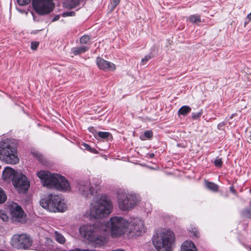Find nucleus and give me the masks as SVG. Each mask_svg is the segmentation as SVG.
Segmentation results:
<instances>
[{"label": "nucleus", "mask_w": 251, "mask_h": 251, "mask_svg": "<svg viewBox=\"0 0 251 251\" xmlns=\"http://www.w3.org/2000/svg\"><path fill=\"white\" fill-rule=\"evenodd\" d=\"M128 221L120 216L111 217L109 221L102 223L97 221L93 224L81 226L79 232L83 239L97 246L106 242L105 235L110 233L112 238H117L127 231Z\"/></svg>", "instance_id": "f257e3e1"}, {"label": "nucleus", "mask_w": 251, "mask_h": 251, "mask_svg": "<svg viewBox=\"0 0 251 251\" xmlns=\"http://www.w3.org/2000/svg\"><path fill=\"white\" fill-rule=\"evenodd\" d=\"M38 177L43 185L48 188H54L60 191L69 190L70 185L67 179L57 174H51L49 172L40 171L37 173Z\"/></svg>", "instance_id": "f03ea898"}, {"label": "nucleus", "mask_w": 251, "mask_h": 251, "mask_svg": "<svg viewBox=\"0 0 251 251\" xmlns=\"http://www.w3.org/2000/svg\"><path fill=\"white\" fill-rule=\"evenodd\" d=\"M112 210L111 202L105 196L93 198L90 207V214L95 218H101L109 215Z\"/></svg>", "instance_id": "7ed1b4c3"}, {"label": "nucleus", "mask_w": 251, "mask_h": 251, "mask_svg": "<svg viewBox=\"0 0 251 251\" xmlns=\"http://www.w3.org/2000/svg\"><path fill=\"white\" fill-rule=\"evenodd\" d=\"M174 240L173 232L167 228L156 231L152 239L153 245L157 251H172Z\"/></svg>", "instance_id": "20e7f679"}, {"label": "nucleus", "mask_w": 251, "mask_h": 251, "mask_svg": "<svg viewBox=\"0 0 251 251\" xmlns=\"http://www.w3.org/2000/svg\"><path fill=\"white\" fill-rule=\"evenodd\" d=\"M0 159L7 164H15L19 162L15 145L11 140L0 142Z\"/></svg>", "instance_id": "39448f33"}, {"label": "nucleus", "mask_w": 251, "mask_h": 251, "mask_svg": "<svg viewBox=\"0 0 251 251\" xmlns=\"http://www.w3.org/2000/svg\"><path fill=\"white\" fill-rule=\"evenodd\" d=\"M41 206L50 212H63L66 209V204L58 195H48L45 198L42 199L40 201Z\"/></svg>", "instance_id": "423d86ee"}, {"label": "nucleus", "mask_w": 251, "mask_h": 251, "mask_svg": "<svg viewBox=\"0 0 251 251\" xmlns=\"http://www.w3.org/2000/svg\"><path fill=\"white\" fill-rule=\"evenodd\" d=\"M119 208L123 211H128L133 208L139 201L138 197L134 194H129L120 190L117 194Z\"/></svg>", "instance_id": "0eeeda50"}, {"label": "nucleus", "mask_w": 251, "mask_h": 251, "mask_svg": "<svg viewBox=\"0 0 251 251\" xmlns=\"http://www.w3.org/2000/svg\"><path fill=\"white\" fill-rule=\"evenodd\" d=\"M127 231L128 235L131 237H136L141 235L145 232L144 223L143 220L138 218L131 219L128 222Z\"/></svg>", "instance_id": "6e6552de"}, {"label": "nucleus", "mask_w": 251, "mask_h": 251, "mask_svg": "<svg viewBox=\"0 0 251 251\" xmlns=\"http://www.w3.org/2000/svg\"><path fill=\"white\" fill-rule=\"evenodd\" d=\"M32 240L31 237L26 234H15L11 240V244L19 249H27L31 246Z\"/></svg>", "instance_id": "1a4fd4ad"}, {"label": "nucleus", "mask_w": 251, "mask_h": 251, "mask_svg": "<svg viewBox=\"0 0 251 251\" xmlns=\"http://www.w3.org/2000/svg\"><path fill=\"white\" fill-rule=\"evenodd\" d=\"M32 5L35 11L40 15H46L53 9L52 0H32Z\"/></svg>", "instance_id": "9d476101"}, {"label": "nucleus", "mask_w": 251, "mask_h": 251, "mask_svg": "<svg viewBox=\"0 0 251 251\" xmlns=\"http://www.w3.org/2000/svg\"><path fill=\"white\" fill-rule=\"evenodd\" d=\"M12 183L19 193H24L30 186L26 176L21 173H17L12 178Z\"/></svg>", "instance_id": "9b49d317"}, {"label": "nucleus", "mask_w": 251, "mask_h": 251, "mask_svg": "<svg viewBox=\"0 0 251 251\" xmlns=\"http://www.w3.org/2000/svg\"><path fill=\"white\" fill-rule=\"evenodd\" d=\"M76 188L78 193L85 198H88L97 193V189L92 185L89 180L78 182Z\"/></svg>", "instance_id": "f8f14e48"}, {"label": "nucleus", "mask_w": 251, "mask_h": 251, "mask_svg": "<svg viewBox=\"0 0 251 251\" xmlns=\"http://www.w3.org/2000/svg\"><path fill=\"white\" fill-rule=\"evenodd\" d=\"M96 63L100 69L105 71H114L116 69L115 64L112 62L106 61L100 57H98L97 58Z\"/></svg>", "instance_id": "ddd939ff"}, {"label": "nucleus", "mask_w": 251, "mask_h": 251, "mask_svg": "<svg viewBox=\"0 0 251 251\" xmlns=\"http://www.w3.org/2000/svg\"><path fill=\"white\" fill-rule=\"evenodd\" d=\"M10 211L12 217L15 220H18L22 218L24 213L22 207L16 203H13L11 205L10 207Z\"/></svg>", "instance_id": "4468645a"}, {"label": "nucleus", "mask_w": 251, "mask_h": 251, "mask_svg": "<svg viewBox=\"0 0 251 251\" xmlns=\"http://www.w3.org/2000/svg\"><path fill=\"white\" fill-rule=\"evenodd\" d=\"M181 251H197V250L192 241H186L181 245Z\"/></svg>", "instance_id": "2eb2a0df"}, {"label": "nucleus", "mask_w": 251, "mask_h": 251, "mask_svg": "<svg viewBox=\"0 0 251 251\" xmlns=\"http://www.w3.org/2000/svg\"><path fill=\"white\" fill-rule=\"evenodd\" d=\"M17 173L18 172H15L12 168L6 167L2 172V177L5 180L9 179L11 177L12 179L13 177L15 175H16V173Z\"/></svg>", "instance_id": "dca6fc26"}, {"label": "nucleus", "mask_w": 251, "mask_h": 251, "mask_svg": "<svg viewBox=\"0 0 251 251\" xmlns=\"http://www.w3.org/2000/svg\"><path fill=\"white\" fill-rule=\"evenodd\" d=\"M81 0H65L63 2L64 7L72 9L77 7L80 3Z\"/></svg>", "instance_id": "f3484780"}, {"label": "nucleus", "mask_w": 251, "mask_h": 251, "mask_svg": "<svg viewBox=\"0 0 251 251\" xmlns=\"http://www.w3.org/2000/svg\"><path fill=\"white\" fill-rule=\"evenodd\" d=\"M88 50V48L86 46H81L76 48H73L71 50L72 52L74 55H78L85 52L86 50Z\"/></svg>", "instance_id": "a211bd4d"}, {"label": "nucleus", "mask_w": 251, "mask_h": 251, "mask_svg": "<svg viewBox=\"0 0 251 251\" xmlns=\"http://www.w3.org/2000/svg\"><path fill=\"white\" fill-rule=\"evenodd\" d=\"M54 236L55 240L59 244H64L65 243V238L62 234L59 232L55 231L54 233Z\"/></svg>", "instance_id": "6ab92c4d"}, {"label": "nucleus", "mask_w": 251, "mask_h": 251, "mask_svg": "<svg viewBox=\"0 0 251 251\" xmlns=\"http://www.w3.org/2000/svg\"><path fill=\"white\" fill-rule=\"evenodd\" d=\"M191 110V108L187 105H184L179 108L178 111V114L186 115Z\"/></svg>", "instance_id": "aec40b11"}, {"label": "nucleus", "mask_w": 251, "mask_h": 251, "mask_svg": "<svg viewBox=\"0 0 251 251\" xmlns=\"http://www.w3.org/2000/svg\"><path fill=\"white\" fill-rule=\"evenodd\" d=\"M111 135V134L109 132L99 131L98 134L95 135V137L98 139H99L100 138L107 139Z\"/></svg>", "instance_id": "412c9836"}, {"label": "nucleus", "mask_w": 251, "mask_h": 251, "mask_svg": "<svg viewBox=\"0 0 251 251\" xmlns=\"http://www.w3.org/2000/svg\"><path fill=\"white\" fill-rule=\"evenodd\" d=\"M206 186L208 189L214 192L218 190V186L213 182L206 181Z\"/></svg>", "instance_id": "4be33fe9"}, {"label": "nucleus", "mask_w": 251, "mask_h": 251, "mask_svg": "<svg viewBox=\"0 0 251 251\" xmlns=\"http://www.w3.org/2000/svg\"><path fill=\"white\" fill-rule=\"evenodd\" d=\"M189 20L193 23H198L201 22V17L199 15H192L189 16Z\"/></svg>", "instance_id": "5701e85b"}, {"label": "nucleus", "mask_w": 251, "mask_h": 251, "mask_svg": "<svg viewBox=\"0 0 251 251\" xmlns=\"http://www.w3.org/2000/svg\"><path fill=\"white\" fill-rule=\"evenodd\" d=\"M90 41V37L89 35H85L82 36L80 39L81 44H86Z\"/></svg>", "instance_id": "b1692460"}, {"label": "nucleus", "mask_w": 251, "mask_h": 251, "mask_svg": "<svg viewBox=\"0 0 251 251\" xmlns=\"http://www.w3.org/2000/svg\"><path fill=\"white\" fill-rule=\"evenodd\" d=\"M81 146L84 148V150H87L91 152L95 153H97L98 152L96 149L92 148L89 145L86 143H82Z\"/></svg>", "instance_id": "393cba45"}, {"label": "nucleus", "mask_w": 251, "mask_h": 251, "mask_svg": "<svg viewBox=\"0 0 251 251\" xmlns=\"http://www.w3.org/2000/svg\"><path fill=\"white\" fill-rule=\"evenodd\" d=\"M7 197L3 190L0 187V203H2L6 201Z\"/></svg>", "instance_id": "a878e982"}, {"label": "nucleus", "mask_w": 251, "mask_h": 251, "mask_svg": "<svg viewBox=\"0 0 251 251\" xmlns=\"http://www.w3.org/2000/svg\"><path fill=\"white\" fill-rule=\"evenodd\" d=\"M242 215L246 218L251 219V208L244 210L242 212Z\"/></svg>", "instance_id": "bb28decb"}, {"label": "nucleus", "mask_w": 251, "mask_h": 251, "mask_svg": "<svg viewBox=\"0 0 251 251\" xmlns=\"http://www.w3.org/2000/svg\"><path fill=\"white\" fill-rule=\"evenodd\" d=\"M0 219L3 222H7L8 220V217L2 210H0Z\"/></svg>", "instance_id": "cd10ccee"}, {"label": "nucleus", "mask_w": 251, "mask_h": 251, "mask_svg": "<svg viewBox=\"0 0 251 251\" xmlns=\"http://www.w3.org/2000/svg\"><path fill=\"white\" fill-rule=\"evenodd\" d=\"M214 165L216 167L218 168H221L223 164V161L222 159L219 158V157H216V158L214 160Z\"/></svg>", "instance_id": "c85d7f7f"}, {"label": "nucleus", "mask_w": 251, "mask_h": 251, "mask_svg": "<svg viewBox=\"0 0 251 251\" xmlns=\"http://www.w3.org/2000/svg\"><path fill=\"white\" fill-rule=\"evenodd\" d=\"M34 155L36 158H37V159L42 163H44V159L43 155L40 154L39 152H34L33 153Z\"/></svg>", "instance_id": "c756f323"}, {"label": "nucleus", "mask_w": 251, "mask_h": 251, "mask_svg": "<svg viewBox=\"0 0 251 251\" xmlns=\"http://www.w3.org/2000/svg\"><path fill=\"white\" fill-rule=\"evenodd\" d=\"M31 0H16L20 6H24L28 4Z\"/></svg>", "instance_id": "7c9ffc66"}, {"label": "nucleus", "mask_w": 251, "mask_h": 251, "mask_svg": "<svg viewBox=\"0 0 251 251\" xmlns=\"http://www.w3.org/2000/svg\"><path fill=\"white\" fill-rule=\"evenodd\" d=\"M120 0H113L111 3V10H113L119 4Z\"/></svg>", "instance_id": "2f4dec72"}, {"label": "nucleus", "mask_w": 251, "mask_h": 251, "mask_svg": "<svg viewBox=\"0 0 251 251\" xmlns=\"http://www.w3.org/2000/svg\"><path fill=\"white\" fill-rule=\"evenodd\" d=\"M202 115L201 112H199L198 113H192V117L194 120L198 119Z\"/></svg>", "instance_id": "473e14b6"}, {"label": "nucleus", "mask_w": 251, "mask_h": 251, "mask_svg": "<svg viewBox=\"0 0 251 251\" xmlns=\"http://www.w3.org/2000/svg\"><path fill=\"white\" fill-rule=\"evenodd\" d=\"M75 13L74 11L65 12L62 13V15L64 17L68 16H74Z\"/></svg>", "instance_id": "72a5a7b5"}, {"label": "nucleus", "mask_w": 251, "mask_h": 251, "mask_svg": "<svg viewBox=\"0 0 251 251\" xmlns=\"http://www.w3.org/2000/svg\"><path fill=\"white\" fill-rule=\"evenodd\" d=\"M144 136L147 138H151L153 136V133L151 130H147L144 132Z\"/></svg>", "instance_id": "f704fd0d"}, {"label": "nucleus", "mask_w": 251, "mask_h": 251, "mask_svg": "<svg viewBox=\"0 0 251 251\" xmlns=\"http://www.w3.org/2000/svg\"><path fill=\"white\" fill-rule=\"evenodd\" d=\"M39 43L38 42H32L31 43V49L32 50H36L39 46Z\"/></svg>", "instance_id": "c9c22d12"}, {"label": "nucleus", "mask_w": 251, "mask_h": 251, "mask_svg": "<svg viewBox=\"0 0 251 251\" xmlns=\"http://www.w3.org/2000/svg\"><path fill=\"white\" fill-rule=\"evenodd\" d=\"M151 57L150 55H146L141 61V65H144Z\"/></svg>", "instance_id": "e433bc0d"}, {"label": "nucleus", "mask_w": 251, "mask_h": 251, "mask_svg": "<svg viewBox=\"0 0 251 251\" xmlns=\"http://www.w3.org/2000/svg\"><path fill=\"white\" fill-rule=\"evenodd\" d=\"M192 234L195 236L196 237H199L200 236L199 232L197 231V229L195 228H192L191 231H190Z\"/></svg>", "instance_id": "4c0bfd02"}, {"label": "nucleus", "mask_w": 251, "mask_h": 251, "mask_svg": "<svg viewBox=\"0 0 251 251\" xmlns=\"http://www.w3.org/2000/svg\"><path fill=\"white\" fill-rule=\"evenodd\" d=\"M60 16L59 15H56L52 19V22H55L56 21H57L59 19Z\"/></svg>", "instance_id": "58836bf2"}, {"label": "nucleus", "mask_w": 251, "mask_h": 251, "mask_svg": "<svg viewBox=\"0 0 251 251\" xmlns=\"http://www.w3.org/2000/svg\"><path fill=\"white\" fill-rule=\"evenodd\" d=\"M16 9L18 11H19L21 13H24L25 12V11L24 10H23L19 8H18L17 7H16Z\"/></svg>", "instance_id": "ea45409f"}, {"label": "nucleus", "mask_w": 251, "mask_h": 251, "mask_svg": "<svg viewBox=\"0 0 251 251\" xmlns=\"http://www.w3.org/2000/svg\"><path fill=\"white\" fill-rule=\"evenodd\" d=\"M224 126V124H223V123H220L218 126V127L219 129H221L222 127Z\"/></svg>", "instance_id": "a19ab883"}, {"label": "nucleus", "mask_w": 251, "mask_h": 251, "mask_svg": "<svg viewBox=\"0 0 251 251\" xmlns=\"http://www.w3.org/2000/svg\"><path fill=\"white\" fill-rule=\"evenodd\" d=\"M230 191L231 192L234 193L235 192V190L234 189V188L232 187H230Z\"/></svg>", "instance_id": "79ce46f5"}, {"label": "nucleus", "mask_w": 251, "mask_h": 251, "mask_svg": "<svg viewBox=\"0 0 251 251\" xmlns=\"http://www.w3.org/2000/svg\"><path fill=\"white\" fill-rule=\"evenodd\" d=\"M149 156L150 158H153L154 156V154L153 153H151L149 154Z\"/></svg>", "instance_id": "37998d69"}, {"label": "nucleus", "mask_w": 251, "mask_h": 251, "mask_svg": "<svg viewBox=\"0 0 251 251\" xmlns=\"http://www.w3.org/2000/svg\"><path fill=\"white\" fill-rule=\"evenodd\" d=\"M247 17L249 20H251V12L248 15Z\"/></svg>", "instance_id": "c03bdc74"}, {"label": "nucleus", "mask_w": 251, "mask_h": 251, "mask_svg": "<svg viewBox=\"0 0 251 251\" xmlns=\"http://www.w3.org/2000/svg\"><path fill=\"white\" fill-rule=\"evenodd\" d=\"M233 116H234V114L231 115V116H230V119H232Z\"/></svg>", "instance_id": "a18cd8bd"}]
</instances>
